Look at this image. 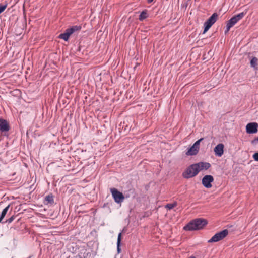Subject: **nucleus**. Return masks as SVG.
Instances as JSON below:
<instances>
[{
    "instance_id": "f257e3e1",
    "label": "nucleus",
    "mask_w": 258,
    "mask_h": 258,
    "mask_svg": "<svg viewBox=\"0 0 258 258\" xmlns=\"http://www.w3.org/2000/svg\"><path fill=\"white\" fill-rule=\"evenodd\" d=\"M208 224V221L203 218H197L190 221L184 227L185 231L199 230L204 228Z\"/></svg>"
},
{
    "instance_id": "f03ea898",
    "label": "nucleus",
    "mask_w": 258,
    "mask_h": 258,
    "mask_svg": "<svg viewBox=\"0 0 258 258\" xmlns=\"http://www.w3.org/2000/svg\"><path fill=\"white\" fill-rule=\"evenodd\" d=\"M218 18V15L217 13H214L204 23V30L203 34L205 33L216 22Z\"/></svg>"
},
{
    "instance_id": "7ed1b4c3",
    "label": "nucleus",
    "mask_w": 258,
    "mask_h": 258,
    "mask_svg": "<svg viewBox=\"0 0 258 258\" xmlns=\"http://www.w3.org/2000/svg\"><path fill=\"white\" fill-rule=\"evenodd\" d=\"M228 234V230L227 229H224L219 232L216 233L208 242L209 243L218 242L224 239Z\"/></svg>"
},
{
    "instance_id": "20e7f679",
    "label": "nucleus",
    "mask_w": 258,
    "mask_h": 258,
    "mask_svg": "<svg viewBox=\"0 0 258 258\" xmlns=\"http://www.w3.org/2000/svg\"><path fill=\"white\" fill-rule=\"evenodd\" d=\"M110 190L114 201L116 203H120L123 201L124 196L122 192L119 191L115 188H111Z\"/></svg>"
},
{
    "instance_id": "39448f33",
    "label": "nucleus",
    "mask_w": 258,
    "mask_h": 258,
    "mask_svg": "<svg viewBox=\"0 0 258 258\" xmlns=\"http://www.w3.org/2000/svg\"><path fill=\"white\" fill-rule=\"evenodd\" d=\"M193 167H195V174H198L201 170H208L211 167V164L208 162H200L194 164Z\"/></svg>"
},
{
    "instance_id": "423d86ee",
    "label": "nucleus",
    "mask_w": 258,
    "mask_h": 258,
    "mask_svg": "<svg viewBox=\"0 0 258 258\" xmlns=\"http://www.w3.org/2000/svg\"><path fill=\"white\" fill-rule=\"evenodd\" d=\"M246 13V12H243L232 17L227 22V24L228 25L229 28H231L235 24H236L239 20L242 19L245 15Z\"/></svg>"
},
{
    "instance_id": "0eeeda50",
    "label": "nucleus",
    "mask_w": 258,
    "mask_h": 258,
    "mask_svg": "<svg viewBox=\"0 0 258 258\" xmlns=\"http://www.w3.org/2000/svg\"><path fill=\"white\" fill-rule=\"evenodd\" d=\"M194 164H192L186 168L185 170L182 173V177L185 179L192 178L196 176L197 174H195V167L194 166Z\"/></svg>"
},
{
    "instance_id": "6e6552de",
    "label": "nucleus",
    "mask_w": 258,
    "mask_h": 258,
    "mask_svg": "<svg viewBox=\"0 0 258 258\" xmlns=\"http://www.w3.org/2000/svg\"><path fill=\"white\" fill-rule=\"evenodd\" d=\"M213 181L214 178L211 175H205L202 179V184L207 188H210L212 187V183Z\"/></svg>"
},
{
    "instance_id": "1a4fd4ad",
    "label": "nucleus",
    "mask_w": 258,
    "mask_h": 258,
    "mask_svg": "<svg viewBox=\"0 0 258 258\" xmlns=\"http://www.w3.org/2000/svg\"><path fill=\"white\" fill-rule=\"evenodd\" d=\"M10 129V126L8 122L3 118H0V131L4 133V135L8 136V134H6Z\"/></svg>"
},
{
    "instance_id": "9d476101",
    "label": "nucleus",
    "mask_w": 258,
    "mask_h": 258,
    "mask_svg": "<svg viewBox=\"0 0 258 258\" xmlns=\"http://www.w3.org/2000/svg\"><path fill=\"white\" fill-rule=\"evenodd\" d=\"M258 131V124L256 122L248 123L246 126V131L248 134H255Z\"/></svg>"
},
{
    "instance_id": "9b49d317",
    "label": "nucleus",
    "mask_w": 258,
    "mask_h": 258,
    "mask_svg": "<svg viewBox=\"0 0 258 258\" xmlns=\"http://www.w3.org/2000/svg\"><path fill=\"white\" fill-rule=\"evenodd\" d=\"M215 154L218 157H221L224 152V145L222 144H218L214 149Z\"/></svg>"
},
{
    "instance_id": "f8f14e48",
    "label": "nucleus",
    "mask_w": 258,
    "mask_h": 258,
    "mask_svg": "<svg viewBox=\"0 0 258 258\" xmlns=\"http://www.w3.org/2000/svg\"><path fill=\"white\" fill-rule=\"evenodd\" d=\"M199 149L197 148L194 145L190 147L187 152L186 153L187 155L193 156L197 155L199 152Z\"/></svg>"
},
{
    "instance_id": "ddd939ff",
    "label": "nucleus",
    "mask_w": 258,
    "mask_h": 258,
    "mask_svg": "<svg viewBox=\"0 0 258 258\" xmlns=\"http://www.w3.org/2000/svg\"><path fill=\"white\" fill-rule=\"evenodd\" d=\"M71 35L69 31L67 30V29L65 30L64 32L63 33H61L58 38L60 39H62L65 41H68L69 40L70 36Z\"/></svg>"
},
{
    "instance_id": "4468645a",
    "label": "nucleus",
    "mask_w": 258,
    "mask_h": 258,
    "mask_svg": "<svg viewBox=\"0 0 258 258\" xmlns=\"http://www.w3.org/2000/svg\"><path fill=\"white\" fill-rule=\"evenodd\" d=\"M82 26L81 25H74L71 27L68 28L67 30L69 31L70 34L72 35L74 33L77 31H79L81 30Z\"/></svg>"
},
{
    "instance_id": "2eb2a0df",
    "label": "nucleus",
    "mask_w": 258,
    "mask_h": 258,
    "mask_svg": "<svg viewBox=\"0 0 258 258\" xmlns=\"http://www.w3.org/2000/svg\"><path fill=\"white\" fill-rule=\"evenodd\" d=\"M45 201L47 202V203H45V204H50L52 205L54 203L53 196L52 194H50L46 196L45 198Z\"/></svg>"
},
{
    "instance_id": "dca6fc26",
    "label": "nucleus",
    "mask_w": 258,
    "mask_h": 258,
    "mask_svg": "<svg viewBox=\"0 0 258 258\" xmlns=\"http://www.w3.org/2000/svg\"><path fill=\"white\" fill-rule=\"evenodd\" d=\"M148 17L147 10H145L143 11L139 15V20L140 21H143Z\"/></svg>"
},
{
    "instance_id": "f3484780",
    "label": "nucleus",
    "mask_w": 258,
    "mask_h": 258,
    "mask_svg": "<svg viewBox=\"0 0 258 258\" xmlns=\"http://www.w3.org/2000/svg\"><path fill=\"white\" fill-rule=\"evenodd\" d=\"M121 241V233H119L118 235L117 240V250L119 253L121 251L120 245Z\"/></svg>"
},
{
    "instance_id": "a211bd4d",
    "label": "nucleus",
    "mask_w": 258,
    "mask_h": 258,
    "mask_svg": "<svg viewBox=\"0 0 258 258\" xmlns=\"http://www.w3.org/2000/svg\"><path fill=\"white\" fill-rule=\"evenodd\" d=\"M88 254L89 252L87 251L86 249H83L79 253L78 256L80 258H87Z\"/></svg>"
},
{
    "instance_id": "6ab92c4d",
    "label": "nucleus",
    "mask_w": 258,
    "mask_h": 258,
    "mask_svg": "<svg viewBox=\"0 0 258 258\" xmlns=\"http://www.w3.org/2000/svg\"><path fill=\"white\" fill-rule=\"evenodd\" d=\"M135 194V189L133 188H130L127 191H124V198H129L131 195Z\"/></svg>"
},
{
    "instance_id": "aec40b11",
    "label": "nucleus",
    "mask_w": 258,
    "mask_h": 258,
    "mask_svg": "<svg viewBox=\"0 0 258 258\" xmlns=\"http://www.w3.org/2000/svg\"><path fill=\"white\" fill-rule=\"evenodd\" d=\"M257 61H258V59L256 57H252V58L250 60V62L251 67L253 68L257 69Z\"/></svg>"
},
{
    "instance_id": "412c9836",
    "label": "nucleus",
    "mask_w": 258,
    "mask_h": 258,
    "mask_svg": "<svg viewBox=\"0 0 258 258\" xmlns=\"http://www.w3.org/2000/svg\"><path fill=\"white\" fill-rule=\"evenodd\" d=\"M10 205H8L6 207H5L2 211L0 217L4 219V218L5 217L7 213L8 212V211L10 208Z\"/></svg>"
},
{
    "instance_id": "4be33fe9",
    "label": "nucleus",
    "mask_w": 258,
    "mask_h": 258,
    "mask_svg": "<svg viewBox=\"0 0 258 258\" xmlns=\"http://www.w3.org/2000/svg\"><path fill=\"white\" fill-rule=\"evenodd\" d=\"M177 205V202H175L173 203H168L166 206L165 207L169 210L172 209L174 207H176Z\"/></svg>"
},
{
    "instance_id": "5701e85b",
    "label": "nucleus",
    "mask_w": 258,
    "mask_h": 258,
    "mask_svg": "<svg viewBox=\"0 0 258 258\" xmlns=\"http://www.w3.org/2000/svg\"><path fill=\"white\" fill-rule=\"evenodd\" d=\"M16 217V216L13 215L11 217H10L9 219L6 220V221L4 222L3 223H7L10 224L14 221V220L15 219Z\"/></svg>"
},
{
    "instance_id": "b1692460",
    "label": "nucleus",
    "mask_w": 258,
    "mask_h": 258,
    "mask_svg": "<svg viewBox=\"0 0 258 258\" xmlns=\"http://www.w3.org/2000/svg\"><path fill=\"white\" fill-rule=\"evenodd\" d=\"M204 138H202L200 139H199L198 140H197L193 145L197 148H198L199 149H200V142L203 140Z\"/></svg>"
},
{
    "instance_id": "393cba45",
    "label": "nucleus",
    "mask_w": 258,
    "mask_h": 258,
    "mask_svg": "<svg viewBox=\"0 0 258 258\" xmlns=\"http://www.w3.org/2000/svg\"><path fill=\"white\" fill-rule=\"evenodd\" d=\"M7 7V3H6L5 4H0V11L3 12L6 9Z\"/></svg>"
},
{
    "instance_id": "a878e982",
    "label": "nucleus",
    "mask_w": 258,
    "mask_h": 258,
    "mask_svg": "<svg viewBox=\"0 0 258 258\" xmlns=\"http://www.w3.org/2000/svg\"><path fill=\"white\" fill-rule=\"evenodd\" d=\"M253 158L256 161H258V152L254 153L253 155Z\"/></svg>"
},
{
    "instance_id": "bb28decb",
    "label": "nucleus",
    "mask_w": 258,
    "mask_h": 258,
    "mask_svg": "<svg viewBox=\"0 0 258 258\" xmlns=\"http://www.w3.org/2000/svg\"><path fill=\"white\" fill-rule=\"evenodd\" d=\"M257 143H258V137L251 141V144L253 145H256Z\"/></svg>"
},
{
    "instance_id": "cd10ccee",
    "label": "nucleus",
    "mask_w": 258,
    "mask_h": 258,
    "mask_svg": "<svg viewBox=\"0 0 258 258\" xmlns=\"http://www.w3.org/2000/svg\"><path fill=\"white\" fill-rule=\"evenodd\" d=\"M230 28H229L228 25L227 24H226V29L225 30V33L226 34L227 33H228L229 32V30L230 29Z\"/></svg>"
},
{
    "instance_id": "c85d7f7f",
    "label": "nucleus",
    "mask_w": 258,
    "mask_h": 258,
    "mask_svg": "<svg viewBox=\"0 0 258 258\" xmlns=\"http://www.w3.org/2000/svg\"><path fill=\"white\" fill-rule=\"evenodd\" d=\"M154 0H147V2L148 3H151V2H152Z\"/></svg>"
},
{
    "instance_id": "c756f323",
    "label": "nucleus",
    "mask_w": 258,
    "mask_h": 258,
    "mask_svg": "<svg viewBox=\"0 0 258 258\" xmlns=\"http://www.w3.org/2000/svg\"><path fill=\"white\" fill-rule=\"evenodd\" d=\"M3 219L0 217V222H1V221H2V220Z\"/></svg>"
},
{
    "instance_id": "7c9ffc66",
    "label": "nucleus",
    "mask_w": 258,
    "mask_h": 258,
    "mask_svg": "<svg viewBox=\"0 0 258 258\" xmlns=\"http://www.w3.org/2000/svg\"><path fill=\"white\" fill-rule=\"evenodd\" d=\"M32 256H29L28 258H31Z\"/></svg>"
},
{
    "instance_id": "2f4dec72",
    "label": "nucleus",
    "mask_w": 258,
    "mask_h": 258,
    "mask_svg": "<svg viewBox=\"0 0 258 258\" xmlns=\"http://www.w3.org/2000/svg\"><path fill=\"white\" fill-rule=\"evenodd\" d=\"M2 13V12H1L0 11V14H1V13Z\"/></svg>"
}]
</instances>
